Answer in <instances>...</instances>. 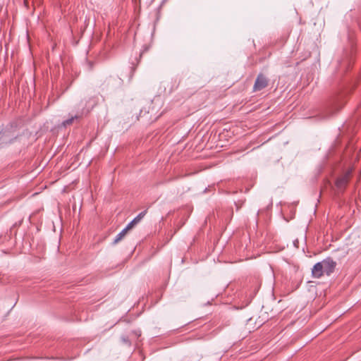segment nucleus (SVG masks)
<instances>
[{"label":"nucleus","instance_id":"obj_1","mask_svg":"<svg viewBox=\"0 0 361 361\" xmlns=\"http://www.w3.org/2000/svg\"><path fill=\"white\" fill-rule=\"evenodd\" d=\"M322 266L323 271L327 276L331 275L336 266V262L331 258H326L322 262H319Z\"/></svg>","mask_w":361,"mask_h":361},{"label":"nucleus","instance_id":"obj_2","mask_svg":"<svg viewBox=\"0 0 361 361\" xmlns=\"http://www.w3.org/2000/svg\"><path fill=\"white\" fill-rule=\"evenodd\" d=\"M351 173L352 170H348L343 176L337 178L336 185L338 189L343 190L345 188L349 181Z\"/></svg>","mask_w":361,"mask_h":361},{"label":"nucleus","instance_id":"obj_3","mask_svg":"<svg viewBox=\"0 0 361 361\" xmlns=\"http://www.w3.org/2000/svg\"><path fill=\"white\" fill-rule=\"evenodd\" d=\"M268 85L267 78L262 74H259L255 82L253 90L254 91H259L265 88Z\"/></svg>","mask_w":361,"mask_h":361},{"label":"nucleus","instance_id":"obj_4","mask_svg":"<svg viewBox=\"0 0 361 361\" xmlns=\"http://www.w3.org/2000/svg\"><path fill=\"white\" fill-rule=\"evenodd\" d=\"M320 262H317L314 264L312 269V274L313 277L319 279L322 276H324L325 274L323 271L322 266L320 264Z\"/></svg>","mask_w":361,"mask_h":361},{"label":"nucleus","instance_id":"obj_5","mask_svg":"<svg viewBox=\"0 0 361 361\" xmlns=\"http://www.w3.org/2000/svg\"><path fill=\"white\" fill-rule=\"evenodd\" d=\"M345 104V102L341 98H338L332 104L334 112L339 111Z\"/></svg>","mask_w":361,"mask_h":361},{"label":"nucleus","instance_id":"obj_6","mask_svg":"<svg viewBox=\"0 0 361 361\" xmlns=\"http://www.w3.org/2000/svg\"><path fill=\"white\" fill-rule=\"evenodd\" d=\"M128 233L127 229H123L115 238L114 243L116 244L121 241Z\"/></svg>","mask_w":361,"mask_h":361},{"label":"nucleus","instance_id":"obj_7","mask_svg":"<svg viewBox=\"0 0 361 361\" xmlns=\"http://www.w3.org/2000/svg\"><path fill=\"white\" fill-rule=\"evenodd\" d=\"M146 214L147 210H145L144 212L140 213L135 218L133 219V220L135 221L137 224H138L144 218Z\"/></svg>","mask_w":361,"mask_h":361},{"label":"nucleus","instance_id":"obj_8","mask_svg":"<svg viewBox=\"0 0 361 361\" xmlns=\"http://www.w3.org/2000/svg\"><path fill=\"white\" fill-rule=\"evenodd\" d=\"M78 116H72L71 118H68L66 121H64L62 123V125L64 126V127H66L67 126H69L71 124H72V123L73 122L74 119L75 118H77Z\"/></svg>","mask_w":361,"mask_h":361},{"label":"nucleus","instance_id":"obj_9","mask_svg":"<svg viewBox=\"0 0 361 361\" xmlns=\"http://www.w3.org/2000/svg\"><path fill=\"white\" fill-rule=\"evenodd\" d=\"M137 223L133 219L127 225V226L125 228V229H127V231L132 229L134 226H135Z\"/></svg>","mask_w":361,"mask_h":361},{"label":"nucleus","instance_id":"obj_10","mask_svg":"<svg viewBox=\"0 0 361 361\" xmlns=\"http://www.w3.org/2000/svg\"><path fill=\"white\" fill-rule=\"evenodd\" d=\"M356 114L358 116H361V106L357 109Z\"/></svg>","mask_w":361,"mask_h":361},{"label":"nucleus","instance_id":"obj_11","mask_svg":"<svg viewBox=\"0 0 361 361\" xmlns=\"http://www.w3.org/2000/svg\"><path fill=\"white\" fill-rule=\"evenodd\" d=\"M122 341H123V343H127V344H128V343H129V341H128V338H124V337H123V338H122Z\"/></svg>","mask_w":361,"mask_h":361},{"label":"nucleus","instance_id":"obj_12","mask_svg":"<svg viewBox=\"0 0 361 361\" xmlns=\"http://www.w3.org/2000/svg\"><path fill=\"white\" fill-rule=\"evenodd\" d=\"M2 131L0 130V135L1 134Z\"/></svg>","mask_w":361,"mask_h":361}]
</instances>
